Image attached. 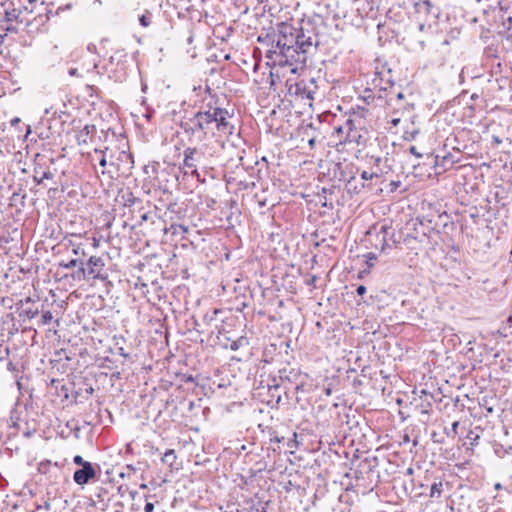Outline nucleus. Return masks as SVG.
Returning <instances> with one entry per match:
<instances>
[{
    "instance_id": "79ce46f5",
    "label": "nucleus",
    "mask_w": 512,
    "mask_h": 512,
    "mask_svg": "<svg viewBox=\"0 0 512 512\" xmlns=\"http://www.w3.org/2000/svg\"><path fill=\"white\" fill-rule=\"evenodd\" d=\"M431 408V402L426 401L425 403L421 404V413L422 414H429V410Z\"/></svg>"
},
{
    "instance_id": "5fc2aeb1",
    "label": "nucleus",
    "mask_w": 512,
    "mask_h": 512,
    "mask_svg": "<svg viewBox=\"0 0 512 512\" xmlns=\"http://www.w3.org/2000/svg\"><path fill=\"white\" fill-rule=\"evenodd\" d=\"M185 382H191L193 383L194 382V377L192 375H188L185 377Z\"/></svg>"
},
{
    "instance_id": "f257e3e1",
    "label": "nucleus",
    "mask_w": 512,
    "mask_h": 512,
    "mask_svg": "<svg viewBox=\"0 0 512 512\" xmlns=\"http://www.w3.org/2000/svg\"><path fill=\"white\" fill-rule=\"evenodd\" d=\"M322 25L323 20L319 17L302 21L300 27L287 22L277 24L274 32L265 37L271 44L265 57L273 66H289L291 73H298L316 53L320 44L319 27Z\"/></svg>"
},
{
    "instance_id": "f03ea898",
    "label": "nucleus",
    "mask_w": 512,
    "mask_h": 512,
    "mask_svg": "<svg viewBox=\"0 0 512 512\" xmlns=\"http://www.w3.org/2000/svg\"><path fill=\"white\" fill-rule=\"evenodd\" d=\"M208 109H200L192 117L185 118L180 123L181 129L189 137H196L198 140L205 139L208 135H214L215 130L222 133H232L234 128L228 119L231 114L227 109L212 107L207 104Z\"/></svg>"
},
{
    "instance_id": "a19ab883",
    "label": "nucleus",
    "mask_w": 512,
    "mask_h": 512,
    "mask_svg": "<svg viewBox=\"0 0 512 512\" xmlns=\"http://www.w3.org/2000/svg\"><path fill=\"white\" fill-rule=\"evenodd\" d=\"M317 279H318V278H317V276H316V275H310V276H309V278H307V279L305 280V284H306L307 286L315 287V283H316Z\"/></svg>"
},
{
    "instance_id": "49530a36",
    "label": "nucleus",
    "mask_w": 512,
    "mask_h": 512,
    "mask_svg": "<svg viewBox=\"0 0 512 512\" xmlns=\"http://www.w3.org/2000/svg\"><path fill=\"white\" fill-rule=\"evenodd\" d=\"M367 289L364 285H359L356 289V292L359 296H362L366 293Z\"/></svg>"
},
{
    "instance_id": "2eb2a0df",
    "label": "nucleus",
    "mask_w": 512,
    "mask_h": 512,
    "mask_svg": "<svg viewBox=\"0 0 512 512\" xmlns=\"http://www.w3.org/2000/svg\"><path fill=\"white\" fill-rule=\"evenodd\" d=\"M377 465H378V463H377L376 457H373V458L366 457V458L360 460L358 467L355 470L356 478L357 479H359V478L364 479L365 477L369 478L370 475L374 473Z\"/></svg>"
},
{
    "instance_id": "ddd939ff",
    "label": "nucleus",
    "mask_w": 512,
    "mask_h": 512,
    "mask_svg": "<svg viewBox=\"0 0 512 512\" xmlns=\"http://www.w3.org/2000/svg\"><path fill=\"white\" fill-rule=\"evenodd\" d=\"M287 88V93L290 96H297L301 99H313V92L309 90L305 84V82L299 81V82H292L290 79L286 81L285 84Z\"/></svg>"
},
{
    "instance_id": "c756f323",
    "label": "nucleus",
    "mask_w": 512,
    "mask_h": 512,
    "mask_svg": "<svg viewBox=\"0 0 512 512\" xmlns=\"http://www.w3.org/2000/svg\"><path fill=\"white\" fill-rule=\"evenodd\" d=\"M266 429L270 443H281L284 440V437H280L274 428L267 427Z\"/></svg>"
},
{
    "instance_id": "473e14b6",
    "label": "nucleus",
    "mask_w": 512,
    "mask_h": 512,
    "mask_svg": "<svg viewBox=\"0 0 512 512\" xmlns=\"http://www.w3.org/2000/svg\"><path fill=\"white\" fill-rule=\"evenodd\" d=\"M139 23L143 27H148L151 23V13L147 11L146 13L139 16Z\"/></svg>"
},
{
    "instance_id": "774afa93",
    "label": "nucleus",
    "mask_w": 512,
    "mask_h": 512,
    "mask_svg": "<svg viewBox=\"0 0 512 512\" xmlns=\"http://www.w3.org/2000/svg\"><path fill=\"white\" fill-rule=\"evenodd\" d=\"M397 98H398V99H402V98H403V94H402L401 92H399V93L397 94Z\"/></svg>"
},
{
    "instance_id": "de8ad7c7",
    "label": "nucleus",
    "mask_w": 512,
    "mask_h": 512,
    "mask_svg": "<svg viewBox=\"0 0 512 512\" xmlns=\"http://www.w3.org/2000/svg\"><path fill=\"white\" fill-rule=\"evenodd\" d=\"M390 191H396L397 188L400 186V182L399 181H391L390 184Z\"/></svg>"
},
{
    "instance_id": "c85d7f7f",
    "label": "nucleus",
    "mask_w": 512,
    "mask_h": 512,
    "mask_svg": "<svg viewBox=\"0 0 512 512\" xmlns=\"http://www.w3.org/2000/svg\"><path fill=\"white\" fill-rule=\"evenodd\" d=\"M443 483L441 481L434 482L430 488L431 498H440L442 494Z\"/></svg>"
},
{
    "instance_id": "a18cd8bd",
    "label": "nucleus",
    "mask_w": 512,
    "mask_h": 512,
    "mask_svg": "<svg viewBox=\"0 0 512 512\" xmlns=\"http://www.w3.org/2000/svg\"><path fill=\"white\" fill-rule=\"evenodd\" d=\"M154 510V504L152 502H146L144 506V512H152Z\"/></svg>"
},
{
    "instance_id": "e2e57ef3",
    "label": "nucleus",
    "mask_w": 512,
    "mask_h": 512,
    "mask_svg": "<svg viewBox=\"0 0 512 512\" xmlns=\"http://www.w3.org/2000/svg\"><path fill=\"white\" fill-rule=\"evenodd\" d=\"M147 488H148L147 484H145V483L140 484V489L144 490V489H147Z\"/></svg>"
},
{
    "instance_id": "f8f14e48",
    "label": "nucleus",
    "mask_w": 512,
    "mask_h": 512,
    "mask_svg": "<svg viewBox=\"0 0 512 512\" xmlns=\"http://www.w3.org/2000/svg\"><path fill=\"white\" fill-rule=\"evenodd\" d=\"M107 151L108 148L106 147L103 149L95 148L92 152H88L86 154V159L91 163L93 167H95L94 162H98L99 166L102 167L101 174L106 175L108 174L111 178L113 177L111 175L110 170H106V167L109 165L108 158H107Z\"/></svg>"
},
{
    "instance_id": "72a5a7b5",
    "label": "nucleus",
    "mask_w": 512,
    "mask_h": 512,
    "mask_svg": "<svg viewBox=\"0 0 512 512\" xmlns=\"http://www.w3.org/2000/svg\"><path fill=\"white\" fill-rule=\"evenodd\" d=\"M362 99L363 101L366 103V104H371L374 102L375 100V95L372 93V91L370 89H366L364 91V95L362 96Z\"/></svg>"
},
{
    "instance_id": "6ab92c4d",
    "label": "nucleus",
    "mask_w": 512,
    "mask_h": 512,
    "mask_svg": "<svg viewBox=\"0 0 512 512\" xmlns=\"http://www.w3.org/2000/svg\"><path fill=\"white\" fill-rule=\"evenodd\" d=\"M7 369L14 373L15 378L20 377L22 375H27L30 377L29 373V361H21L17 363H13L9 361L7 364Z\"/></svg>"
},
{
    "instance_id": "e433bc0d",
    "label": "nucleus",
    "mask_w": 512,
    "mask_h": 512,
    "mask_svg": "<svg viewBox=\"0 0 512 512\" xmlns=\"http://www.w3.org/2000/svg\"><path fill=\"white\" fill-rule=\"evenodd\" d=\"M345 128H343V125H339L337 127H334V132L337 134V136L339 137V141L341 142V140H343L344 136H345Z\"/></svg>"
},
{
    "instance_id": "4be33fe9",
    "label": "nucleus",
    "mask_w": 512,
    "mask_h": 512,
    "mask_svg": "<svg viewBox=\"0 0 512 512\" xmlns=\"http://www.w3.org/2000/svg\"><path fill=\"white\" fill-rule=\"evenodd\" d=\"M375 86L379 87L380 91H386L388 88L394 86V81L391 76L385 78L384 71L377 72L373 79Z\"/></svg>"
},
{
    "instance_id": "69168bd1",
    "label": "nucleus",
    "mask_w": 512,
    "mask_h": 512,
    "mask_svg": "<svg viewBox=\"0 0 512 512\" xmlns=\"http://www.w3.org/2000/svg\"><path fill=\"white\" fill-rule=\"evenodd\" d=\"M400 122V119H393L392 124L397 125Z\"/></svg>"
},
{
    "instance_id": "603ef678",
    "label": "nucleus",
    "mask_w": 512,
    "mask_h": 512,
    "mask_svg": "<svg viewBox=\"0 0 512 512\" xmlns=\"http://www.w3.org/2000/svg\"><path fill=\"white\" fill-rule=\"evenodd\" d=\"M70 76H76L77 75V69L76 68H70L68 71Z\"/></svg>"
},
{
    "instance_id": "4d7b16f0",
    "label": "nucleus",
    "mask_w": 512,
    "mask_h": 512,
    "mask_svg": "<svg viewBox=\"0 0 512 512\" xmlns=\"http://www.w3.org/2000/svg\"><path fill=\"white\" fill-rule=\"evenodd\" d=\"M325 395L330 396L332 393V389L330 387H327L324 389Z\"/></svg>"
},
{
    "instance_id": "393cba45",
    "label": "nucleus",
    "mask_w": 512,
    "mask_h": 512,
    "mask_svg": "<svg viewBox=\"0 0 512 512\" xmlns=\"http://www.w3.org/2000/svg\"><path fill=\"white\" fill-rule=\"evenodd\" d=\"M248 345H249L248 338L245 336H241V337L237 338L236 340L231 341L229 347L232 351H237L238 349H240L242 347H246Z\"/></svg>"
},
{
    "instance_id": "bb28decb",
    "label": "nucleus",
    "mask_w": 512,
    "mask_h": 512,
    "mask_svg": "<svg viewBox=\"0 0 512 512\" xmlns=\"http://www.w3.org/2000/svg\"><path fill=\"white\" fill-rule=\"evenodd\" d=\"M273 384L269 385V392L272 397H276V403L281 401V394L278 391L282 388L281 384L278 383L277 379L273 378Z\"/></svg>"
},
{
    "instance_id": "7ed1b4c3",
    "label": "nucleus",
    "mask_w": 512,
    "mask_h": 512,
    "mask_svg": "<svg viewBox=\"0 0 512 512\" xmlns=\"http://www.w3.org/2000/svg\"><path fill=\"white\" fill-rule=\"evenodd\" d=\"M27 375L17 377V388L19 396L10 413L11 426L13 430L9 436L15 439L23 438L27 443L32 435L30 427L32 408V385Z\"/></svg>"
},
{
    "instance_id": "ea45409f",
    "label": "nucleus",
    "mask_w": 512,
    "mask_h": 512,
    "mask_svg": "<svg viewBox=\"0 0 512 512\" xmlns=\"http://www.w3.org/2000/svg\"><path fill=\"white\" fill-rule=\"evenodd\" d=\"M39 129H40L39 127H35L34 134H37L41 140L49 138V134H50L49 130H46L45 132H42V131L38 132Z\"/></svg>"
},
{
    "instance_id": "6e6d98bb",
    "label": "nucleus",
    "mask_w": 512,
    "mask_h": 512,
    "mask_svg": "<svg viewBox=\"0 0 512 512\" xmlns=\"http://www.w3.org/2000/svg\"><path fill=\"white\" fill-rule=\"evenodd\" d=\"M119 354L125 358L129 356L123 348H119Z\"/></svg>"
},
{
    "instance_id": "7c9ffc66",
    "label": "nucleus",
    "mask_w": 512,
    "mask_h": 512,
    "mask_svg": "<svg viewBox=\"0 0 512 512\" xmlns=\"http://www.w3.org/2000/svg\"><path fill=\"white\" fill-rule=\"evenodd\" d=\"M53 322V315L50 311H43L40 319L38 320L39 325H50Z\"/></svg>"
},
{
    "instance_id": "dca6fc26",
    "label": "nucleus",
    "mask_w": 512,
    "mask_h": 512,
    "mask_svg": "<svg viewBox=\"0 0 512 512\" xmlns=\"http://www.w3.org/2000/svg\"><path fill=\"white\" fill-rule=\"evenodd\" d=\"M391 227L387 225H382L379 232L376 234V241L380 244V249L382 252H386L387 249H390L392 245H396L398 240L393 238V235H390Z\"/></svg>"
},
{
    "instance_id": "bf43d9fd",
    "label": "nucleus",
    "mask_w": 512,
    "mask_h": 512,
    "mask_svg": "<svg viewBox=\"0 0 512 512\" xmlns=\"http://www.w3.org/2000/svg\"><path fill=\"white\" fill-rule=\"evenodd\" d=\"M494 488H495V490H501V489H502V485H501V483H496V484L494 485Z\"/></svg>"
},
{
    "instance_id": "f3484780",
    "label": "nucleus",
    "mask_w": 512,
    "mask_h": 512,
    "mask_svg": "<svg viewBox=\"0 0 512 512\" xmlns=\"http://www.w3.org/2000/svg\"><path fill=\"white\" fill-rule=\"evenodd\" d=\"M43 146V150L41 152H34V165L42 166L47 169L54 163V152L51 148H46Z\"/></svg>"
},
{
    "instance_id": "13d9d810",
    "label": "nucleus",
    "mask_w": 512,
    "mask_h": 512,
    "mask_svg": "<svg viewBox=\"0 0 512 512\" xmlns=\"http://www.w3.org/2000/svg\"><path fill=\"white\" fill-rule=\"evenodd\" d=\"M308 144H309V146H310L311 148H312V147H314V145H315V139H314V138H311V139L308 141Z\"/></svg>"
},
{
    "instance_id": "2f4dec72",
    "label": "nucleus",
    "mask_w": 512,
    "mask_h": 512,
    "mask_svg": "<svg viewBox=\"0 0 512 512\" xmlns=\"http://www.w3.org/2000/svg\"><path fill=\"white\" fill-rule=\"evenodd\" d=\"M459 427V421H455L452 423V426L450 428H444V433L447 437H450L454 439L457 436V429Z\"/></svg>"
},
{
    "instance_id": "a211bd4d",
    "label": "nucleus",
    "mask_w": 512,
    "mask_h": 512,
    "mask_svg": "<svg viewBox=\"0 0 512 512\" xmlns=\"http://www.w3.org/2000/svg\"><path fill=\"white\" fill-rule=\"evenodd\" d=\"M32 205V198L28 199L26 193L14 192L11 197V206L15 207L17 215Z\"/></svg>"
},
{
    "instance_id": "864d4df0",
    "label": "nucleus",
    "mask_w": 512,
    "mask_h": 512,
    "mask_svg": "<svg viewBox=\"0 0 512 512\" xmlns=\"http://www.w3.org/2000/svg\"><path fill=\"white\" fill-rule=\"evenodd\" d=\"M419 131L418 130H414L410 133V137L408 139H415V137L418 135Z\"/></svg>"
},
{
    "instance_id": "052dcab7",
    "label": "nucleus",
    "mask_w": 512,
    "mask_h": 512,
    "mask_svg": "<svg viewBox=\"0 0 512 512\" xmlns=\"http://www.w3.org/2000/svg\"><path fill=\"white\" fill-rule=\"evenodd\" d=\"M141 220H142V221H147V220H148V214H147V213H144V214L141 216Z\"/></svg>"
},
{
    "instance_id": "f704fd0d",
    "label": "nucleus",
    "mask_w": 512,
    "mask_h": 512,
    "mask_svg": "<svg viewBox=\"0 0 512 512\" xmlns=\"http://www.w3.org/2000/svg\"><path fill=\"white\" fill-rule=\"evenodd\" d=\"M125 199V206H132L136 202H140L139 198L135 197L133 193H128L126 196H124Z\"/></svg>"
},
{
    "instance_id": "9d476101",
    "label": "nucleus",
    "mask_w": 512,
    "mask_h": 512,
    "mask_svg": "<svg viewBox=\"0 0 512 512\" xmlns=\"http://www.w3.org/2000/svg\"><path fill=\"white\" fill-rule=\"evenodd\" d=\"M109 166L114 167L118 176L129 177L134 167V159L130 152L120 151L117 156H109Z\"/></svg>"
},
{
    "instance_id": "1a4fd4ad",
    "label": "nucleus",
    "mask_w": 512,
    "mask_h": 512,
    "mask_svg": "<svg viewBox=\"0 0 512 512\" xmlns=\"http://www.w3.org/2000/svg\"><path fill=\"white\" fill-rule=\"evenodd\" d=\"M126 62V55L122 51L112 55L106 65L109 78L115 82H123L127 77Z\"/></svg>"
},
{
    "instance_id": "6e6552de",
    "label": "nucleus",
    "mask_w": 512,
    "mask_h": 512,
    "mask_svg": "<svg viewBox=\"0 0 512 512\" xmlns=\"http://www.w3.org/2000/svg\"><path fill=\"white\" fill-rule=\"evenodd\" d=\"M279 384L284 389V393L287 395L289 391V387L285 384H294L295 392H305V381L308 378L307 374H304L300 371L299 368L294 367H283L278 371Z\"/></svg>"
},
{
    "instance_id": "0e129e2a",
    "label": "nucleus",
    "mask_w": 512,
    "mask_h": 512,
    "mask_svg": "<svg viewBox=\"0 0 512 512\" xmlns=\"http://www.w3.org/2000/svg\"><path fill=\"white\" fill-rule=\"evenodd\" d=\"M20 169L22 170V172L26 173L27 172V168H26V162L24 163V167H20Z\"/></svg>"
},
{
    "instance_id": "0eeeda50",
    "label": "nucleus",
    "mask_w": 512,
    "mask_h": 512,
    "mask_svg": "<svg viewBox=\"0 0 512 512\" xmlns=\"http://www.w3.org/2000/svg\"><path fill=\"white\" fill-rule=\"evenodd\" d=\"M181 168L185 174H190L200 180V170L206 172L209 168L207 157L202 147H187L183 151Z\"/></svg>"
},
{
    "instance_id": "4c0bfd02",
    "label": "nucleus",
    "mask_w": 512,
    "mask_h": 512,
    "mask_svg": "<svg viewBox=\"0 0 512 512\" xmlns=\"http://www.w3.org/2000/svg\"><path fill=\"white\" fill-rule=\"evenodd\" d=\"M360 176H361V179H363V180H371L374 177H377L378 174L374 173V172L363 171Z\"/></svg>"
},
{
    "instance_id": "338daca9",
    "label": "nucleus",
    "mask_w": 512,
    "mask_h": 512,
    "mask_svg": "<svg viewBox=\"0 0 512 512\" xmlns=\"http://www.w3.org/2000/svg\"><path fill=\"white\" fill-rule=\"evenodd\" d=\"M136 494H137V492H136V491H130V496H131L132 498H135Z\"/></svg>"
},
{
    "instance_id": "39448f33",
    "label": "nucleus",
    "mask_w": 512,
    "mask_h": 512,
    "mask_svg": "<svg viewBox=\"0 0 512 512\" xmlns=\"http://www.w3.org/2000/svg\"><path fill=\"white\" fill-rule=\"evenodd\" d=\"M17 6L15 2H11L10 6L5 9L3 22L5 23V27L1 25L7 32H15L19 34L18 41L22 46H30L31 45V36L29 34V26L32 23V18L30 14L32 10H28L27 7L22 6L20 1L17 2Z\"/></svg>"
},
{
    "instance_id": "3c124183",
    "label": "nucleus",
    "mask_w": 512,
    "mask_h": 512,
    "mask_svg": "<svg viewBox=\"0 0 512 512\" xmlns=\"http://www.w3.org/2000/svg\"><path fill=\"white\" fill-rule=\"evenodd\" d=\"M21 123V119L19 117H15L10 121L11 126H17Z\"/></svg>"
},
{
    "instance_id": "09e8293b",
    "label": "nucleus",
    "mask_w": 512,
    "mask_h": 512,
    "mask_svg": "<svg viewBox=\"0 0 512 512\" xmlns=\"http://www.w3.org/2000/svg\"><path fill=\"white\" fill-rule=\"evenodd\" d=\"M503 25L505 26L506 29L510 30L512 28V17H507L506 21L503 22Z\"/></svg>"
},
{
    "instance_id": "cd10ccee",
    "label": "nucleus",
    "mask_w": 512,
    "mask_h": 512,
    "mask_svg": "<svg viewBox=\"0 0 512 512\" xmlns=\"http://www.w3.org/2000/svg\"><path fill=\"white\" fill-rule=\"evenodd\" d=\"M172 232V234H185L188 232V227L182 224H172L169 228H165L164 232Z\"/></svg>"
},
{
    "instance_id": "58836bf2",
    "label": "nucleus",
    "mask_w": 512,
    "mask_h": 512,
    "mask_svg": "<svg viewBox=\"0 0 512 512\" xmlns=\"http://www.w3.org/2000/svg\"><path fill=\"white\" fill-rule=\"evenodd\" d=\"M73 462H74L76 465H79V466H81V467H83V465H85V464H91V462L85 461V460L83 459V457H82V456H80V455H76V456H74V458H73Z\"/></svg>"
},
{
    "instance_id": "b1692460",
    "label": "nucleus",
    "mask_w": 512,
    "mask_h": 512,
    "mask_svg": "<svg viewBox=\"0 0 512 512\" xmlns=\"http://www.w3.org/2000/svg\"><path fill=\"white\" fill-rule=\"evenodd\" d=\"M416 10L418 13L432 14L434 17L437 16V12L434 11V6L430 0H419L416 3Z\"/></svg>"
},
{
    "instance_id": "9b49d317",
    "label": "nucleus",
    "mask_w": 512,
    "mask_h": 512,
    "mask_svg": "<svg viewBox=\"0 0 512 512\" xmlns=\"http://www.w3.org/2000/svg\"><path fill=\"white\" fill-rule=\"evenodd\" d=\"M343 128H345V136L341 143H356L357 145H361L362 135L357 130L356 120L349 116L345 123L343 124Z\"/></svg>"
},
{
    "instance_id": "20e7f679",
    "label": "nucleus",
    "mask_w": 512,
    "mask_h": 512,
    "mask_svg": "<svg viewBox=\"0 0 512 512\" xmlns=\"http://www.w3.org/2000/svg\"><path fill=\"white\" fill-rule=\"evenodd\" d=\"M76 258L67 262H60L59 265L67 270H72L70 276L76 282L90 280L106 281L108 273L105 268V260L100 256H87L84 249L79 246L73 249Z\"/></svg>"
},
{
    "instance_id": "37998d69",
    "label": "nucleus",
    "mask_w": 512,
    "mask_h": 512,
    "mask_svg": "<svg viewBox=\"0 0 512 512\" xmlns=\"http://www.w3.org/2000/svg\"><path fill=\"white\" fill-rule=\"evenodd\" d=\"M125 469L127 470V474L129 475L130 473L136 472L140 468L139 467H135L132 464H128V465H126Z\"/></svg>"
},
{
    "instance_id": "423d86ee",
    "label": "nucleus",
    "mask_w": 512,
    "mask_h": 512,
    "mask_svg": "<svg viewBox=\"0 0 512 512\" xmlns=\"http://www.w3.org/2000/svg\"><path fill=\"white\" fill-rule=\"evenodd\" d=\"M32 298L28 295L15 301V312L12 316V327L9 334L16 343L27 346L32 341Z\"/></svg>"
},
{
    "instance_id": "c03bdc74",
    "label": "nucleus",
    "mask_w": 512,
    "mask_h": 512,
    "mask_svg": "<svg viewBox=\"0 0 512 512\" xmlns=\"http://www.w3.org/2000/svg\"><path fill=\"white\" fill-rule=\"evenodd\" d=\"M31 133H32V126L28 124V125H26V133H25V135L23 136V139H22L23 143H25V142H26V140H27L28 136H29Z\"/></svg>"
},
{
    "instance_id": "aec40b11",
    "label": "nucleus",
    "mask_w": 512,
    "mask_h": 512,
    "mask_svg": "<svg viewBox=\"0 0 512 512\" xmlns=\"http://www.w3.org/2000/svg\"><path fill=\"white\" fill-rule=\"evenodd\" d=\"M54 177L53 172L49 167L44 168L41 166L34 165V183L44 184L45 180H52Z\"/></svg>"
},
{
    "instance_id": "a878e982",
    "label": "nucleus",
    "mask_w": 512,
    "mask_h": 512,
    "mask_svg": "<svg viewBox=\"0 0 512 512\" xmlns=\"http://www.w3.org/2000/svg\"><path fill=\"white\" fill-rule=\"evenodd\" d=\"M176 458L177 456L175 451L173 449H169L164 453L162 462L172 468L175 464Z\"/></svg>"
},
{
    "instance_id": "4468645a",
    "label": "nucleus",
    "mask_w": 512,
    "mask_h": 512,
    "mask_svg": "<svg viewBox=\"0 0 512 512\" xmlns=\"http://www.w3.org/2000/svg\"><path fill=\"white\" fill-rule=\"evenodd\" d=\"M96 470L91 464H85L80 469H77L73 474V480L78 485H86L91 479L95 478Z\"/></svg>"
},
{
    "instance_id": "8fccbe9b",
    "label": "nucleus",
    "mask_w": 512,
    "mask_h": 512,
    "mask_svg": "<svg viewBox=\"0 0 512 512\" xmlns=\"http://www.w3.org/2000/svg\"><path fill=\"white\" fill-rule=\"evenodd\" d=\"M409 151H410L411 154L415 155L417 158H421L422 157V154L417 151L415 146H411L409 148Z\"/></svg>"
},
{
    "instance_id": "c9c22d12",
    "label": "nucleus",
    "mask_w": 512,
    "mask_h": 512,
    "mask_svg": "<svg viewBox=\"0 0 512 512\" xmlns=\"http://www.w3.org/2000/svg\"><path fill=\"white\" fill-rule=\"evenodd\" d=\"M50 467H52V464H51V462H50V461H47V462H41V463L39 464V466H38V471H39L40 473H46V472H47V470H48V468H50ZM53 468H54L55 470H57V466H56V465H55V466H53Z\"/></svg>"
},
{
    "instance_id": "412c9836",
    "label": "nucleus",
    "mask_w": 512,
    "mask_h": 512,
    "mask_svg": "<svg viewBox=\"0 0 512 512\" xmlns=\"http://www.w3.org/2000/svg\"><path fill=\"white\" fill-rule=\"evenodd\" d=\"M96 131L95 125H85L81 130L76 133V142L78 145H86L91 135Z\"/></svg>"
},
{
    "instance_id": "680f3d73",
    "label": "nucleus",
    "mask_w": 512,
    "mask_h": 512,
    "mask_svg": "<svg viewBox=\"0 0 512 512\" xmlns=\"http://www.w3.org/2000/svg\"><path fill=\"white\" fill-rule=\"evenodd\" d=\"M193 42V36L190 35L188 38H187V43L188 44H191Z\"/></svg>"
},
{
    "instance_id": "5701e85b",
    "label": "nucleus",
    "mask_w": 512,
    "mask_h": 512,
    "mask_svg": "<svg viewBox=\"0 0 512 512\" xmlns=\"http://www.w3.org/2000/svg\"><path fill=\"white\" fill-rule=\"evenodd\" d=\"M52 13V10L48 8V3L46 0H34V20L36 18H41L43 14L48 17V14Z\"/></svg>"
}]
</instances>
